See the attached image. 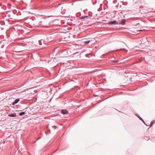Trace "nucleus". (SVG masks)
Listing matches in <instances>:
<instances>
[{
	"mask_svg": "<svg viewBox=\"0 0 155 155\" xmlns=\"http://www.w3.org/2000/svg\"><path fill=\"white\" fill-rule=\"evenodd\" d=\"M108 24L111 25H115L118 24V22L116 21H110L109 22Z\"/></svg>",
	"mask_w": 155,
	"mask_h": 155,
	"instance_id": "1",
	"label": "nucleus"
},
{
	"mask_svg": "<svg viewBox=\"0 0 155 155\" xmlns=\"http://www.w3.org/2000/svg\"><path fill=\"white\" fill-rule=\"evenodd\" d=\"M126 23L125 19H123L121 20V21L119 23V25H124Z\"/></svg>",
	"mask_w": 155,
	"mask_h": 155,
	"instance_id": "2",
	"label": "nucleus"
},
{
	"mask_svg": "<svg viewBox=\"0 0 155 155\" xmlns=\"http://www.w3.org/2000/svg\"><path fill=\"white\" fill-rule=\"evenodd\" d=\"M68 113V111L66 110H62L61 111V113L63 114H67Z\"/></svg>",
	"mask_w": 155,
	"mask_h": 155,
	"instance_id": "3",
	"label": "nucleus"
},
{
	"mask_svg": "<svg viewBox=\"0 0 155 155\" xmlns=\"http://www.w3.org/2000/svg\"><path fill=\"white\" fill-rule=\"evenodd\" d=\"M19 101V98L16 99V100H15V101L12 103V105H15V104L17 103Z\"/></svg>",
	"mask_w": 155,
	"mask_h": 155,
	"instance_id": "4",
	"label": "nucleus"
},
{
	"mask_svg": "<svg viewBox=\"0 0 155 155\" xmlns=\"http://www.w3.org/2000/svg\"><path fill=\"white\" fill-rule=\"evenodd\" d=\"M8 116L12 117H15L16 116V114L15 113L13 114H9L8 115Z\"/></svg>",
	"mask_w": 155,
	"mask_h": 155,
	"instance_id": "5",
	"label": "nucleus"
},
{
	"mask_svg": "<svg viewBox=\"0 0 155 155\" xmlns=\"http://www.w3.org/2000/svg\"><path fill=\"white\" fill-rule=\"evenodd\" d=\"M137 116L140 120H141L146 125L144 121L143 120V119L141 118V117H139V116L138 115Z\"/></svg>",
	"mask_w": 155,
	"mask_h": 155,
	"instance_id": "6",
	"label": "nucleus"
},
{
	"mask_svg": "<svg viewBox=\"0 0 155 155\" xmlns=\"http://www.w3.org/2000/svg\"><path fill=\"white\" fill-rule=\"evenodd\" d=\"M25 114V113L24 112H22L19 113V115L20 116H22Z\"/></svg>",
	"mask_w": 155,
	"mask_h": 155,
	"instance_id": "7",
	"label": "nucleus"
},
{
	"mask_svg": "<svg viewBox=\"0 0 155 155\" xmlns=\"http://www.w3.org/2000/svg\"><path fill=\"white\" fill-rule=\"evenodd\" d=\"M155 123V122L154 121H152L150 124V127L152 126Z\"/></svg>",
	"mask_w": 155,
	"mask_h": 155,
	"instance_id": "8",
	"label": "nucleus"
},
{
	"mask_svg": "<svg viewBox=\"0 0 155 155\" xmlns=\"http://www.w3.org/2000/svg\"><path fill=\"white\" fill-rule=\"evenodd\" d=\"M90 41H84V42L85 44H87L89 43Z\"/></svg>",
	"mask_w": 155,
	"mask_h": 155,
	"instance_id": "9",
	"label": "nucleus"
},
{
	"mask_svg": "<svg viewBox=\"0 0 155 155\" xmlns=\"http://www.w3.org/2000/svg\"><path fill=\"white\" fill-rule=\"evenodd\" d=\"M87 17H88V16H82L81 18L82 19H84L85 18H87Z\"/></svg>",
	"mask_w": 155,
	"mask_h": 155,
	"instance_id": "10",
	"label": "nucleus"
},
{
	"mask_svg": "<svg viewBox=\"0 0 155 155\" xmlns=\"http://www.w3.org/2000/svg\"><path fill=\"white\" fill-rule=\"evenodd\" d=\"M118 61L117 60V61H114V63H117V61Z\"/></svg>",
	"mask_w": 155,
	"mask_h": 155,
	"instance_id": "11",
	"label": "nucleus"
},
{
	"mask_svg": "<svg viewBox=\"0 0 155 155\" xmlns=\"http://www.w3.org/2000/svg\"><path fill=\"white\" fill-rule=\"evenodd\" d=\"M52 127H54L55 129L57 128V127L56 126H53Z\"/></svg>",
	"mask_w": 155,
	"mask_h": 155,
	"instance_id": "12",
	"label": "nucleus"
},
{
	"mask_svg": "<svg viewBox=\"0 0 155 155\" xmlns=\"http://www.w3.org/2000/svg\"><path fill=\"white\" fill-rule=\"evenodd\" d=\"M65 38H64V40H63V41H67L66 40H65Z\"/></svg>",
	"mask_w": 155,
	"mask_h": 155,
	"instance_id": "13",
	"label": "nucleus"
},
{
	"mask_svg": "<svg viewBox=\"0 0 155 155\" xmlns=\"http://www.w3.org/2000/svg\"><path fill=\"white\" fill-rule=\"evenodd\" d=\"M142 31V30H140L138 31Z\"/></svg>",
	"mask_w": 155,
	"mask_h": 155,
	"instance_id": "14",
	"label": "nucleus"
}]
</instances>
